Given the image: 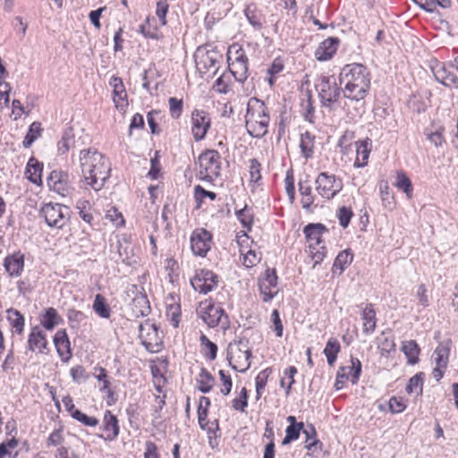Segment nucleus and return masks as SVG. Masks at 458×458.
Returning a JSON list of instances; mask_svg holds the SVG:
<instances>
[{
  "label": "nucleus",
  "mask_w": 458,
  "mask_h": 458,
  "mask_svg": "<svg viewBox=\"0 0 458 458\" xmlns=\"http://www.w3.org/2000/svg\"><path fill=\"white\" fill-rule=\"evenodd\" d=\"M284 182H285L286 194H287L291 203H293L295 199V187H294V178H293V175L292 173L287 172Z\"/></svg>",
  "instance_id": "nucleus-60"
},
{
  "label": "nucleus",
  "mask_w": 458,
  "mask_h": 458,
  "mask_svg": "<svg viewBox=\"0 0 458 458\" xmlns=\"http://www.w3.org/2000/svg\"><path fill=\"white\" fill-rule=\"evenodd\" d=\"M402 351L408 359V363L416 364L419 361L420 347L416 341L410 340L404 342L402 346Z\"/></svg>",
  "instance_id": "nucleus-40"
},
{
  "label": "nucleus",
  "mask_w": 458,
  "mask_h": 458,
  "mask_svg": "<svg viewBox=\"0 0 458 458\" xmlns=\"http://www.w3.org/2000/svg\"><path fill=\"white\" fill-rule=\"evenodd\" d=\"M102 429L106 433V435H98L99 437L106 441L114 440L120 432L118 419L109 410L104 413Z\"/></svg>",
  "instance_id": "nucleus-20"
},
{
  "label": "nucleus",
  "mask_w": 458,
  "mask_h": 458,
  "mask_svg": "<svg viewBox=\"0 0 458 458\" xmlns=\"http://www.w3.org/2000/svg\"><path fill=\"white\" fill-rule=\"evenodd\" d=\"M306 100L302 102V109H303V117L305 121L310 123H314L315 119V107L313 106V99L311 91L308 90L306 92Z\"/></svg>",
  "instance_id": "nucleus-49"
},
{
  "label": "nucleus",
  "mask_w": 458,
  "mask_h": 458,
  "mask_svg": "<svg viewBox=\"0 0 458 458\" xmlns=\"http://www.w3.org/2000/svg\"><path fill=\"white\" fill-rule=\"evenodd\" d=\"M139 337L141 344L149 352H157L163 347V336L159 335L158 327L151 323L149 319L145 320L139 326Z\"/></svg>",
  "instance_id": "nucleus-9"
},
{
  "label": "nucleus",
  "mask_w": 458,
  "mask_h": 458,
  "mask_svg": "<svg viewBox=\"0 0 458 458\" xmlns=\"http://www.w3.org/2000/svg\"><path fill=\"white\" fill-rule=\"evenodd\" d=\"M450 341L440 343L434 351V359L437 366L446 368L450 355Z\"/></svg>",
  "instance_id": "nucleus-32"
},
{
  "label": "nucleus",
  "mask_w": 458,
  "mask_h": 458,
  "mask_svg": "<svg viewBox=\"0 0 458 458\" xmlns=\"http://www.w3.org/2000/svg\"><path fill=\"white\" fill-rule=\"evenodd\" d=\"M299 191L301 196V206L307 210L310 211L311 205L314 203L315 196L312 193L311 186L308 181L299 182Z\"/></svg>",
  "instance_id": "nucleus-35"
},
{
  "label": "nucleus",
  "mask_w": 458,
  "mask_h": 458,
  "mask_svg": "<svg viewBox=\"0 0 458 458\" xmlns=\"http://www.w3.org/2000/svg\"><path fill=\"white\" fill-rule=\"evenodd\" d=\"M352 365L349 367H340V370H348L351 375V382L352 385L357 384L361 374V362L358 358L351 357Z\"/></svg>",
  "instance_id": "nucleus-48"
},
{
  "label": "nucleus",
  "mask_w": 458,
  "mask_h": 458,
  "mask_svg": "<svg viewBox=\"0 0 458 458\" xmlns=\"http://www.w3.org/2000/svg\"><path fill=\"white\" fill-rule=\"evenodd\" d=\"M270 122L268 108L264 101L251 98L248 101L245 115V127L253 138H262L267 133Z\"/></svg>",
  "instance_id": "nucleus-3"
},
{
  "label": "nucleus",
  "mask_w": 458,
  "mask_h": 458,
  "mask_svg": "<svg viewBox=\"0 0 458 458\" xmlns=\"http://www.w3.org/2000/svg\"><path fill=\"white\" fill-rule=\"evenodd\" d=\"M194 198L197 203V208H200L204 198L215 200L216 199V194L214 191L205 190L201 185H196L194 187Z\"/></svg>",
  "instance_id": "nucleus-51"
},
{
  "label": "nucleus",
  "mask_w": 458,
  "mask_h": 458,
  "mask_svg": "<svg viewBox=\"0 0 458 458\" xmlns=\"http://www.w3.org/2000/svg\"><path fill=\"white\" fill-rule=\"evenodd\" d=\"M197 381L199 384L198 389L203 394H208L212 390L216 379L210 372H208L205 368H202Z\"/></svg>",
  "instance_id": "nucleus-36"
},
{
  "label": "nucleus",
  "mask_w": 458,
  "mask_h": 458,
  "mask_svg": "<svg viewBox=\"0 0 458 458\" xmlns=\"http://www.w3.org/2000/svg\"><path fill=\"white\" fill-rule=\"evenodd\" d=\"M318 91L321 107L328 112H334L341 107L342 96L344 97V88L338 85L334 76L323 75L315 85Z\"/></svg>",
  "instance_id": "nucleus-4"
},
{
  "label": "nucleus",
  "mask_w": 458,
  "mask_h": 458,
  "mask_svg": "<svg viewBox=\"0 0 458 458\" xmlns=\"http://www.w3.org/2000/svg\"><path fill=\"white\" fill-rule=\"evenodd\" d=\"M235 216L242 224V227L246 228L248 231H251L254 215L251 209L249 208L247 205H245L244 208L236 210Z\"/></svg>",
  "instance_id": "nucleus-46"
},
{
  "label": "nucleus",
  "mask_w": 458,
  "mask_h": 458,
  "mask_svg": "<svg viewBox=\"0 0 458 458\" xmlns=\"http://www.w3.org/2000/svg\"><path fill=\"white\" fill-rule=\"evenodd\" d=\"M212 235L206 229L193 232L191 237V248L192 252L199 257H205L211 248Z\"/></svg>",
  "instance_id": "nucleus-17"
},
{
  "label": "nucleus",
  "mask_w": 458,
  "mask_h": 458,
  "mask_svg": "<svg viewBox=\"0 0 458 458\" xmlns=\"http://www.w3.org/2000/svg\"><path fill=\"white\" fill-rule=\"evenodd\" d=\"M41 131H42V128H41L40 123H38V122L32 123L30 125L29 130H28V131L25 135V138L22 141V146L25 148H30L33 144V142L41 136Z\"/></svg>",
  "instance_id": "nucleus-44"
},
{
  "label": "nucleus",
  "mask_w": 458,
  "mask_h": 458,
  "mask_svg": "<svg viewBox=\"0 0 458 458\" xmlns=\"http://www.w3.org/2000/svg\"><path fill=\"white\" fill-rule=\"evenodd\" d=\"M79 159L82 182L94 191H100L110 177L109 159L93 148L81 150Z\"/></svg>",
  "instance_id": "nucleus-1"
},
{
  "label": "nucleus",
  "mask_w": 458,
  "mask_h": 458,
  "mask_svg": "<svg viewBox=\"0 0 458 458\" xmlns=\"http://www.w3.org/2000/svg\"><path fill=\"white\" fill-rule=\"evenodd\" d=\"M218 276L213 271L201 269L196 272L191 280L193 289L200 293L207 294L217 286Z\"/></svg>",
  "instance_id": "nucleus-14"
},
{
  "label": "nucleus",
  "mask_w": 458,
  "mask_h": 458,
  "mask_svg": "<svg viewBox=\"0 0 458 458\" xmlns=\"http://www.w3.org/2000/svg\"><path fill=\"white\" fill-rule=\"evenodd\" d=\"M248 21L256 29L260 30L263 25L264 16L254 5H248L244 10Z\"/></svg>",
  "instance_id": "nucleus-42"
},
{
  "label": "nucleus",
  "mask_w": 458,
  "mask_h": 458,
  "mask_svg": "<svg viewBox=\"0 0 458 458\" xmlns=\"http://www.w3.org/2000/svg\"><path fill=\"white\" fill-rule=\"evenodd\" d=\"M160 111L159 110H151L147 114V120L148 126L150 128V131L152 134L158 135L160 133V129L158 128L157 123L156 122V115H159Z\"/></svg>",
  "instance_id": "nucleus-63"
},
{
  "label": "nucleus",
  "mask_w": 458,
  "mask_h": 458,
  "mask_svg": "<svg viewBox=\"0 0 458 458\" xmlns=\"http://www.w3.org/2000/svg\"><path fill=\"white\" fill-rule=\"evenodd\" d=\"M339 83L344 88V98L358 102L366 98L370 88L369 72L361 64H346L339 74Z\"/></svg>",
  "instance_id": "nucleus-2"
},
{
  "label": "nucleus",
  "mask_w": 458,
  "mask_h": 458,
  "mask_svg": "<svg viewBox=\"0 0 458 458\" xmlns=\"http://www.w3.org/2000/svg\"><path fill=\"white\" fill-rule=\"evenodd\" d=\"M67 318L72 327H78L86 318V315L74 309L68 310Z\"/></svg>",
  "instance_id": "nucleus-54"
},
{
  "label": "nucleus",
  "mask_w": 458,
  "mask_h": 458,
  "mask_svg": "<svg viewBox=\"0 0 458 458\" xmlns=\"http://www.w3.org/2000/svg\"><path fill=\"white\" fill-rule=\"evenodd\" d=\"M221 59L222 55L215 49L198 48L195 54L196 65L202 73L212 72V74L215 75L219 68Z\"/></svg>",
  "instance_id": "nucleus-12"
},
{
  "label": "nucleus",
  "mask_w": 458,
  "mask_h": 458,
  "mask_svg": "<svg viewBox=\"0 0 458 458\" xmlns=\"http://www.w3.org/2000/svg\"><path fill=\"white\" fill-rule=\"evenodd\" d=\"M169 4L166 0H161L157 3L156 14L162 26L166 25V14L168 12Z\"/></svg>",
  "instance_id": "nucleus-58"
},
{
  "label": "nucleus",
  "mask_w": 458,
  "mask_h": 458,
  "mask_svg": "<svg viewBox=\"0 0 458 458\" xmlns=\"http://www.w3.org/2000/svg\"><path fill=\"white\" fill-rule=\"evenodd\" d=\"M198 314L209 327H215L220 323L225 328L229 326L228 316L225 310L211 302H201Z\"/></svg>",
  "instance_id": "nucleus-11"
},
{
  "label": "nucleus",
  "mask_w": 458,
  "mask_h": 458,
  "mask_svg": "<svg viewBox=\"0 0 458 458\" xmlns=\"http://www.w3.org/2000/svg\"><path fill=\"white\" fill-rule=\"evenodd\" d=\"M372 140L369 138L356 142V159L354 166L357 168L364 167L368 164L369 153L371 151Z\"/></svg>",
  "instance_id": "nucleus-24"
},
{
  "label": "nucleus",
  "mask_w": 458,
  "mask_h": 458,
  "mask_svg": "<svg viewBox=\"0 0 458 458\" xmlns=\"http://www.w3.org/2000/svg\"><path fill=\"white\" fill-rule=\"evenodd\" d=\"M29 352H37L41 354L49 352L47 335L38 326L33 327L29 334L25 353L27 354Z\"/></svg>",
  "instance_id": "nucleus-15"
},
{
  "label": "nucleus",
  "mask_w": 458,
  "mask_h": 458,
  "mask_svg": "<svg viewBox=\"0 0 458 458\" xmlns=\"http://www.w3.org/2000/svg\"><path fill=\"white\" fill-rule=\"evenodd\" d=\"M72 418L88 427H96L99 423V420L96 417L88 416L80 410L74 411L72 414Z\"/></svg>",
  "instance_id": "nucleus-52"
},
{
  "label": "nucleus",
  "mask_w": 458,
  "mask_h": 458,
  "mask_svg": "<svg viewBox=\"0 0 458 458\" xmlns=\"http://www.w3.org/2000/svg\"><path fill=\"white\" fill-rule=\"evenodd\" d=\"M277 275L275 268H267L264 274L259 277V282L266 285L276 287L277 284Z\"/></svg>",
  "instance_id": "nucleus-55"
},
{
  "label": "nucleus",
  "mask_w": 458,
  "mask_h": 458,
  "mask_svg": "<svg viewBox=\"0 0 458 458\" xmlns=\"http://www.w3.org/2000/svg\"><path fill=\"white\" fill-rule=\"evenodd\" d=\"M228 69L234 79L243 83L248 78V57L242 47L233 45L227 52Z\"/></svg>",
  "instance_id": "nucleus-8"
},
{
  "label": "nucleus",
  "mask_w": 458,
  "mask_h": 458,
  "mask_svg": "<svg viewBox=\"0 0 458 458\" xmlns=\"http://www.w3.org/2000/svg\"><path fill=\"white\" fill-rule=\"evenodd\" d=\"M424 376L425 375L423 372H418L413 377H411L406 385V392L408 394L416 392L417 395H421L423 390Z\"/></svg>",
  "instance_id": "nucleus-43"
},
{
  "label": "nucleus",
  "mask_w": 458,
  "mask_h": 458,
  "mask_svg": "<svg viewBox=\"0 0 458 458\" xmlns=\"http://www.w3.org/2000/svg\"><path fill=\"white\" fill-rule=\"evenodd\" d=\"M361 319L363 321V334L366 335H371L377 327L376 310L371 303H368L363 309Z\"/></svg>",
  "instance_id": "nucleus-25"
},
{
  "label": "nucleus",
  "mask_w": 458,
  "mask_h": 458,
  "mask_svg": "<svg viewBox=\"0 0 458 458\" xmlns=\"http://www.w3.org/2000/svg\"><path fill=\"white\" fill-rule=\"evenodd\" d=\"M131 309L136 318L147 317L150 313L151 308L146 293H139L135 295Z\"/></svg>",
  "instance_id": "nucleus-26"
},
{
  "label": "nucleus",
  "mask_w": 458,
  "mask_h": 458,
  "mask_svg": "<svg viewBox=\"0 0 458 458\" xmlns=\"http://www.w3.org/2000/svg\"><path fill=\"white\" fill-rule=\"evenodd\" d=\"M198 420L199 428L207 432L208 445L211 447V449L214 450L219 445L220 428L218 420L209 421L208 420V414L206 413L205 410H201V411H199V414H198Z\"/></svg>",
  "instance_id": "nucleus-16"
},
{
  "label": "nucleus",
  "mask_w": 458,
  "mask_h": 458,
  "mask_svg": "<svg viewBox=\"0 0 458 458\" xmlns=\"http://www.w3.org/2000/svg\"><path fill=\"white\" fill-rule=\"evenodd\" d=\"M303 434L306 435V445L305 447L308 450H312L318 443L319 440L316 438V429L312 424L307 426L306 428L302 429Z\"/></svg>",
  "instance_id": "nucleus-53"
},
{
  "label": "nucleus",
  "mask_w": 458,
  "mask_h": 458,
  "mask_svg": "<svg viewBox=\"0 0 458 458\" xmlns=\"http://www.w3.org/2000/svg\"><path fill=\"white\" fill-rule=\"evenodd\" d=\"M39 215L49 227L63 229L69 221L70 209L67 206L49 202L41 207Z\"/></svg>",
  "instance_id": "nucleus-7"
},
{
  "label": "nucleus",
  "mask_w": 458,
  "mask_h": 458,
  "mask_svg": "<svg viewBox=\"0 0 458 458\" xmlns=\"http://www.w3.org/2000/svg\"><path fill=\"white\" fill-rule=\"evenodd\" d=\"M47 185L50 190L64 196L69 190V175L64 171H52L47 177Z\"/></svg>",
  "instance_id": "nucleus-19"
},
{
  "label": "nucleus",
  "mask_w": 458,
  "mask_h": 458,
  "mask_svg": "<svg viewBox=\"0 0 458 458\" xmlns=\"http://www.w3.org/2000/svg\"><path fill=\"white\" fill-rule=\"evenodd\" d=\"M430 69L435 79L442 85L458 89V56L447 64L432 60Z\"/></svg>",
  "instance_id": "nucleus-6"
},
{
  "label": "nucleus",
  "mask_w": 458,
  "mask_h": 458,
  "mask_svg": "<svg viewBox=\"0 0 458 458\" xmlns=\"http://www.w3.org/2000/svg\"><path fill=\"white\" fill-rule=\"evenodd\" d=\"M199 342L205 357L210 360H214L216 358L217 345L211 342L204 334L200 335Z\"/></svg>",
  "instance_id": "nucleus-47"
},
{
  "label": "nucleus",
  "mask_w": 458,
  "mask_h": 458,
  "mask_svg": "<svg viewBox=\"0 0 458 458\" xmlns=\"http://www.w3.org/2000/svg\"><path fill=\"white\" fill-rule=\"evenodd\" d=\"M236 345L238 347V352L242 355L243 359L246 361L245 368L238 369V368L235 365L232 364V362H231V360H232L231 354L233 353V345H232V344L229 345V349H228V352H227V360H229V363H230V365H231L233 369H234L236 371H239L241 373H244L250 367V359L251 357V351L250 349H248V348L245 349V350H242V348L247 347V345H246V344L244 343L243 340H240L236 344Z\"/></svg>",
  "instance_id": "nucleus-31"
},
{
  "label": "nucleus",
  "mask_w": 458,
  "mask_h": 458,
  "mask_svg": "<svg viewBox=\"0 0 458 458\" xmlns=\"http://www.w3.org/2000/svg\"><path fill=\"white\" fill-rule=\"evenodd\" d=\"M272 368H266L261 370L255 378V386H256V399L259 400L262 393L267 386V379L269 376L272 374Z\"/></svg>",
  "instance_id": "nucleus-45"
},
{
  "label": "nucleus",
  "mask_w": 458,
  "mask_h": 458,
  "mask_svg": "<svg viewBox=\"0 0 458 458\" xmlns=\"http://www.w3.org/2000/svg\"><path fill=\"white\" fill-rule=\"evenodd\" d=\"M168 104L172 118L178 119L182 114V99H178L173 97L168 99Z\"/></svg>",
  "instance_id": "nucleus-56"
},
{
  "label": "nucleus",
  "mask_w": 458,
  "mask_h": 458,
  "mask_svg": "<svg viewBox=\"0 0 458 458\" xmlns=\"http://www.w3.org/2000/svg\"><path fill=\"white\" fill-rule=\"evenodd\" d=\"M316 191L318 193L327 199H333L343 189L341 179H337L335 174H329L327 172H321L316 181Z\"/></svg>",
  "instance_id": "nucleus-10"
},
{
  "label": "nucleus",
  "mask_w": 458,
  "mask_h": 458,
  "mask_svg": "<svg viewBox=\"0 0 458 458\" xmlns=\"http://www.w3.org/2000/svg\"><path fill=\"white\" fill-rule=\"evenodd\" d=\"M76 147V140L74 131L72 127H68L63 132L62 138L57 143V151L59 155L66 154L70 149Z\"/></svg>",
  "instance_id": "nucleus-28"
},
{
  "label": "nucleus",
  "mask_w": 458,
  "mask_h": 458,
  "mask_svg": "<svg viewBox=\"0 0 458 458\" xmlns=\"http://www.w3.org/2000/svg\"><path fill=\"white\" fill-rule=\"evenodd\" d=\"M42 171L43 164L38 162L35 157H30L26 166V174H28V179L33 183H40Z\"/></svg>",
  "instance_id": "nucleus-33"
},
{
  "label": "nucleus",
  "mask_w": 458,
  "mask_h": 458,
  "mask_svg": "<svg viewBox=\"0 0 458 458\" xmlns=\"http://www.w3.org/2000/svg\"><path fill=\"white\" fill-rule=\"evenodd\" d=\"M211 127L209 114L199 109H194L191 113V133L195 141L203 140Z\"/></svg>",
  "instance_id": "nucleus-13"
},
{
  "label": "nucleus",
  "mask_w": 458,
  "mask_h": 458,
  "mask_svg": "<svg viewBox=\"0 0 458 458\" xmlns=\"http://www.w3.org/2000/svg\"><path fill=\"white\" fill-rule=\"evenodd\" d=\"M394 185L403 191L409 199L412 196L413 186L410 178L406 175L403 171H398L396 173V179Z\"/></svg>",
  "instance_id": "nucleus-39"
},
{
  "label": "nucleus",
  "mask_w": 458,
  "mask_h": 458,
  "mask_svg": "<svg viewBox=\"0 0 458 458\" xmlns=\"http://www.w3.org/2000/svg\"><path fill=\"white\" fill-rule=\"evenodd\" d=\"M4 267L11 277L21 276L24 268V254L17 251L7 255L4 260Z\"/></svg>",
  "instance_id": "nucleus-21"
},
{
  "label": "nucleus",
  "mask_w": 458,
  "mask_h": 458,
  "mask_svg": "<svg viewBox=\"0 0 458 458\" xmlns=\"http://www.w3.org/2000/svg\"><path fill=\"white\" fill-rule=\"evenodd\" d=\"M325 232H327V229L323 224H309L304 227L303 233L307 241L310 242V249L315 250V245L320 244L321 236Z\"/></svg>",
  "instance_id": "nucleus-23"
},
{
  "label": "nucleus",
  "mask_w": 458,
  "mask_h": 458,
  "mask_svg": "<svg viewBox=\"0 0 458 458\" xmlns=\"http://www.w3.org/2000/svg\"><path fill=\"white\" fill-rule=\"evenodd\" d=\"M314 139L315 137L310 131H306L301 135L300 148L302 156L306 159L311 158L313 156Z\"/></svg>",
  "instance_id": "nucleus-38"
},
{
  "label": "nucleus",
  "mask_w": 458,
  "mask_h": 458,
  "mask_svg": "<svg viewBox=\"0 0 458 458\" xmlns=\"http://www.w3.org/2000/svg\"><path fill=\"white\" fill-rule=\"evenodd\" d=\"M248 406V392L245 387H243L241 391V394L239 397H236L233 400V407L236 411H244L245 408Z\"/></svg>",
  "instance_id": "nucleus-59"
},
{
  "label": "nucleus",
  "mask_w": 458,
  "mask_h": 458,
  "mask_svg": "<svg viewBox=\"0 0 458 458\" xmlns=\"http://www.w3.org/2000/svg\"><path fill=\"white\" fill-rule=\"evenodd\" d=\"M92 309L102 318H109L111 316L110 306L106 298L100 293L95 296Z\"/></svg>",
  "instance_id": "nucleus-37"
},
{
  "label": "nucleus",
  "mask_w": 458,
  "mask_h": 458,
  "mask_svg": "<svg viewBox=\"0 0 458 458\" xmlns=\"http://www.w3.org/2000/svg\"><path fill=\"white\" fill-rule=\"evenodd\" d=\"M250 180L252 182H259L261 178V174H260V169H261V165L260 163L256 159V158H252L250 160Z\"/></svg>",
  "instance_id": "nucleus-61"
},
{
  "label": "nucleus",
  "mask_w": 458,
  "mask_h": 458,
  "mask_svg": "<svg viewBox=\"0 0 458 458\" xmlns=\"http://www.w3.org/2000/svg\"><path fill=\"white\" fill-rule=\"evenodd\" d=\"M199 178L213 182L220 175L221 155L217 150L207 149L199 156Z\"/></svg>",
  "instance_id": "nucleus-5"
},
{
  "label": "nucleus",
  "mask_w": 458,
  "mask_h": 458,
  "mask_svg": "<svg viewBox=\"0 0 458 458\" xmlns=\"http://www.w3.org/2000/svg\"><path fill=\"white\" fill-rule=\"evenodd\" d=\"M353 213L350 208L344 206L341 207L337 212V217L339 219L340 225L344 228H346L349 225Z\"/></svg>",
  "instance_id": "nucleus-57"
},
{
  "label": "nucleus",
  "mask_w": 458,
  "mask_h": 458,
  "mask_svg": "<svg viewBox=\"0 0 458 458\" xmlns=\"http://www.w3.org/2000/svg\"><path fill=\"white\" fill-rule=\"evenodd\" d=\"M340 40L338 38L330 37L322 41L315 51V56L318 61L330 60L339 47Z\"/></svg>",
  "instance_id": "nucleus-22"
},
{
  "label": "nucleus",
  "mask_w": 458,
  "mask_h": 458,
  "mask_svg": "<svg viewBox=\"0 0 458 458\" xmlns=\"http://www.w3.org/2000/svg\"><path fill=\"white\" fill-rule=\"evenodd\" d=\"M7 319L12 326L13 332L21 335L24 330L25 319L23 315L13 308H10L6 310Z\"/></svg>",
  "instance_id": "nucleus-34"
},
{
  "label": "nucleus",
  "mask_w": 458,
  "mask_h": 458,
  "mask_svg": "<svg viewBox=\"0 0 458 458\" xmlns=\"http://www.w3.org/2000/svg\"><path fill=\"white\" fill-rule=\"evenodd\" d=\"M377 348L380 351L381 355L390 354L395 351V343L393 335H387L384 331L380 337H378Z\"/></svg>",
  "instance_id": "nucleus-41"
},
{
  "label": "nucleus",
  "mask_w": 458,
  "mask_h": 458,
  "mask_svg": "<svg viewBox=\"0 0 458 458\" xmlns=\"http://www.w3.org/2000/svg\"><path fill=\"white\" fill-rule=\"evenodd\" d=\"M63 322V318L55 308H47L45 313L40 316V324L47 330H53Z\"/></svg>",
  "instance_id": "nucleus-27"
},
{
  "label": "nucleus",
  "mask_w": 458,
  "mask_h": 458,
  "mask_svg": "<svg viewBox=\"0 0 458 458\" xmlns=\"http://www.w3.org/2000/svg\"><path fill=\"white\" fill-rule=\"evenodd\" d=\"M304 428V424L300 422L298 424L289 425L285 430V437L283 439L282 444L284 445H288L292 441L297 440L300 437L301 430Z\"/></svg>",
  "instance_id": "nucleus-50"
},
{
  "label": "nucleus",
  "mask_w": 458,
  "mask_h": 458,
  "mask_svg": "<svg viewBox=\"0 0 458 458\" xmlns=\"http://www.w3.org/2000/svg\"><path fill=\"white\" fill-rule=\"evenodd\" d=\"M54 344L63 362H68L72 356V348L69 336L64 329L58 330L54 336Z\"/></svg>",
  "instance_id": "nucleus-18"
},
{
  "label": "nucleus",
  "mask_w": 458,
  "mask_h": 458,
  "mask_svg": "<svg viewBox=\"0 0 458 458\" xmlns=\"http://www.w3.org/2000/svg\"><path fill=\"white\" fill-rule=\"evenodd\" d=\"M218 374H219L220 379L223 384V387L221 388V393L224 395H227L230 394V392L232 390V386H233L231 376L226 374L223 369H220Z\"/></svg>",
  "instance_id": "nucleus-62"
},
{
  "label": "nucleus",
  "mask_w": 458,
  "mask_h": 458,
  "mask_svg": "<svg viewBox=\"0 0 458 458\" xmlns=\"http://www.w3.org/2000/svg\"><path fill=\"white\" fill-rule=\"evenodd\" d=\"M389 410L392 413H400L406 408L405 403L395 396H392L388 402Z\"/></svg>",
  "instance_id": "nucleus-64"
},
{
  "label": "nucleus",
  "mask_w": 458,
  "mask_h": 458,
  "mask_svg": "<svg viewBox=\"0 0 458 458\" xmlns=\"http://www.w3.org/2000/svg\"><path fill=\"white\" fill-rule=\"evenodd\" d=\"M352 260L353 254L350 249L340 251L335 259L332 272L335 273L336 270H339L338 275H342L343 272L351 265Z\"/></svg>",
  "instance_id": "nucleus-29"
},
{
  "label": "nucleus",
  "mask_w": 458,
  "mask_h": 458,
  "mask_svg": "<svg viewBox=\"0 0 458 458\" xmlns=\"http://www.w3.org/2000/svg\"><path fill=\"white\" fill-rule=\"evenodd\" d=\"M109 85L113 89V100L116 106L120 101H127V92L120 77L113 75L110 78Z\"/></svg>",
  "instance_id": "nucleus-30"
}]
</instances>
